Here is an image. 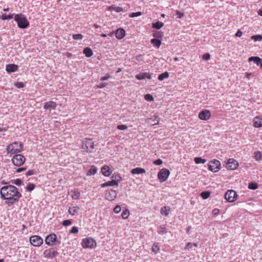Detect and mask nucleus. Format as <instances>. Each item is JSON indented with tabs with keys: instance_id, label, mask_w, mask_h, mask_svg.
<instances>
[{
	"instance_id": "nucleus-1",
	"label": "nucleus",
	"mask_w": 262,
	"mask_h": 262,
	"mask_svg": "<svg viewBox=\"0 0 262 262\" xmlns=\"http://www.w3.org/2000/svg\"><path fill=\"white\" fill-rule=\"evenodd\" d=\"M0 195L2 199L8 201L6 204L9 206L18 202L21 197L18 189L12 185L3 186L0 190Z\"/></svg>"
},
{
	"instance_id": "nucleus-2",
	"label": "nucleus",
	"mask_w": 262,
	"mask_h": 262,
	"mask_svg": "<svg viewBox=\"0 0 262 262\" xmlns=\"http://www.w3.org/2000/svg\"><path fill=\"white\" fill-rule=\"evenodd\" d=\"M24 150V145L21 142L14 141L9 144L6 147L7 154H18Z\"/></svg>"
},
{
	"instance_id": "nucleus-3",
	"label": "nucleus",
	"mask_w": 262,
	"mask_h": 262,
	"mask_svg": "<svg viewBox=\"0 0 262 262\" xmlns=\"http://www.w3.org/2000/svg\"><path fill=\"white\" fill-rule=\"evenodd\" d=\"M13 18L20 29H26L29 27V22L24 14L22 13L15 14Z\"/></svg>"
},
{
	"instance_id": "nucleus-4",
	"label": "nucleus",
	"mask_w": 262,
	"mask_h": 262,
	"mask_svg": "<svg viewBox=\"0 0 262 262\" xmlns=\"http://www.w3.org/2000/svg\"><path fill=\"white\" fill-rule=\"evenodd\" d=\"M112 180L110 181H107L105 182L101 185V188H104L107 186H118L119 185V183L121 181L122 178L120 176V174H114L112 177Z\"/></svg>"
},
{
	"instance_id": "nucleus-5",
	"label": "nucleus",
	"mask_w": 262,
	"mask_h": 262,
	"mask_svg": "<svg viewBox=\"0 0 262 262\" xmlns=\"http://www.w3.org/2000/svg\"><path fill=\"white\" fill-rule=\"evenodd\" d=\"M95 144L93 140L91 139H85L81 145V148L86 152H92L94 149Z\"/></svg>"
},
{
	"instance_id": "nucleus-6",
	"label": "nucleus",
	"mask_w": 262,
	"mask_h": 262,
	"mask_svg": "<svg viewBox=\"0 0 262 262\" xmlns=\"http://www.w3.org/2000/svg\"><path fill=\"white\" fill-rule=\"evenodd\" d=\"M82 247L84 249H93L96 247V241L92 237H86L83 238L81 242Z\"/></svg>"
},
{
	"instance_id": "nucleus-7",
	"label": "nucleus",
	"mask_w": 262,
	"mask_h": 262,
	"mask_svg": "<svg viewBox=\"0 0 262 262\" xmlns=\"http://www.w3.org/2000/svg\"><path fill=\"white\" fill-rule=\"evenodd\" d=\"M12 163L16 166H20L26 161V158L20 154L15 155L11 159Z\"/></svg>"
},
{
	"instance_id": "nucleus-8",
	"label": "nucleus",
	"mask_w": 262,
	"mask_h": 262,
	"mask_svg": "<svg viewBox=\"0 0 262 262\" xmlns=\"http://www.w3.org/2000/svg\"><path fill=\"white\" fill-rule=\"evenodd\" d=\"M170 171L166 168H162L158 174V178L161 183L166 181L170 175Z\"/></svg>"
},
{
	"instance_id": "nucleus-9",
	"label": "nucleus",
	"mask_w": 262,
	"mask_h": 262,
	"mask_svg": "<svg viewBox=\"0 0 262 262\" xmlns=\"http://www.w3.org/2000/svg\"><path fill=\"white\" fill-rule=\"evenodd\" d=\"M226 200L230 203L234 202L237 198V194L233 190H228L225 194Z\"/></svg>"
},
{
	"instance_id": "nucleus-10",
	"label": "nucleus",
	"mask_w": 262,
	"mask_h": 262,
	"mask_svg": "<svg viewBox=\"0 0 262 262\" xmlns=\"http://www.w3.org/2000/svg\"><path fill=\"white\" fill-rule=\"evenodd\" d=\"M43 242V239L40 236L32 235L30 237V243L34 247L40 246Z\"/></svg>"
},
{
	"instance_id": "nucleus-11",
	"label": "nucleus",
	"mask_w": 262,
	"mask_h": 262,
	"mask_svg": "<svg viewBox=\"0 0 262 262\" xmlns=\"http://www.w3.org/2000/svg\"><path fill=\"white\" fill-rule=\"evenodd\" d=\"M58 254V253L53 248L46 250L43 251V257L47 258L52 259Z\"/></svg>"
},
{
	"instance_id": "nucleus-12",
	"label": "nucleus",
	"mask_w": 262,
	"mask_h": 262,
	"mask_svg": "<svg viewBox=\"0 0 262 262\" xmlns=\"http://www.w3.org/2000/svg\"><path fill=\"white\" fill-rule=\"evenodd\" d=\"M57 236L55 234L51 233L45 238V243L48 246H53L54 243L56 242Z\"/></svg>"
},
{
	"instance_id": "nucleus-13",
	"label": "nucleus",
	"mask_w": 262,
	"mask_h": 262,
	"mask_svg": "<svg viewBox=\"0 0 262 262\" xmlns=\"http://www.w3.org/2000/svg\"><path fill=\"white\" fill-rule=\"evenodd\" d=\"M211 117V113L207 110H203L199 114V118L202 120H208Z\"/></svg>"
},
{
	"instance_id": "nucleus-14",
	"label": "nucleus",
	"mask_w": 262,
	"mask_h": 262,
	"mask_svg": "<svg viewBox=\"0 0 262 262\" xmlns=\"http://www.w3.org/2000/svg\"><path fill=\"white\" fill-rule=\"evenodd\" d=\"M238 163L237 161L233 159H230L228 160V163H227V167L230 170L236 169L238 167Z\"/></svg>"
},
{
	"instance_id": "nucleus-15",
	"label": "nucleus",
	"mask_w": 262,
	"mask_h": 262,
	"mask_svg": "<svg viewBox=\"0 0 262 262\" xmlns=\"http://www.w3.org/2000/svg\"><path fill=\"white\" fill-rule=\"evenodd\" d=\"M117 192L115 190L111 189L105 194L106 199L108 201H113L116 198Z\"/></svg>"
},
{
	"instance_id": "nucleus-16",
	"label": "nucleus",
	"mask_w": 262,
	"mask_h": 262,
	"mask_svg": "<svg viewBox=\"0 0 262 262\" xmlns=\"http://www.w3.org/2000/svg\"><path fill=\"white\" fill-rule=\"evenodd\" d=\"M57 106L56 102L53 101L46 102L43 105V108L45 110L53 109L55 110Z\"/></svg>"
},
{
	"instance_id": "nucleus-17",
	"label": "nucleus",
	"mask_w": 262,
	"mask_h": 262,
	"mask_svg": "<svg viewBox=\"0 0 262 262\" xmlns=\"http://www.w3.org/2000/svg\"><path fill=\"white\" fill-rule=\"evenodd\" d=\"M101 172L104 176L108 177L111 174L112 171L108 166L104 165L101 168Z\"/></svg>"
},
{
	"instance_id": "nucleus-18",
	"label": "nucleus",
	"mask_w": 262,
	"mask_h": 262,
	"mask_svg": "<svg viewBox=\"0 0 262 262\" xmlns=\"http://www.w3.org/2000/svg\"><path fill=\"white\" fill-rule=\"evenodd\" d=\"M115 35L117 38L121 39L124 37L125 32L123 29L119 28L115 31Z\"/></svg>"
},
{
	"instance_id": "nucleus-19",
	"label": "nucleus",
	"mask_w": 262,
	"mask_h": 262,
	"mask_svg": "<svg viewBox=\"0 0 262 262\" xmlns=\"http://www.w3.org/2000/svg\"><path fill=\"white\" fill-rule=\"evenodd\" d=\"M136 78L138 80H142L144 79H150L151 78L150 74L149 73H142L136 75Z\"/></svg>"
},
{
	"instance_id": "nucleus-20",
	"label": "nucleus",
	"mask_w": 262,
	"mask_h": 262,
	"mask_svg": "<svg viewBox=\"0 0 262 262\" xmlns=\"http://www.w3.org/2000/svg\"><path fill=\"white\" fill-rule=\"evenodd\" d=\"M18 67L17 65L14 64H10L7 65L6 70L8 73H11L16 71Z\"/></svg>"
},
{
	"instance_id": "nucleus-21",
	"label": "nucleus",
	"mask_w": 262,
	"mask_h": 262,
	"mask_svg": "<svg viewBox=\"0 0 262 262\" xmlns=\"http://www.w3.org/2000/svg\"><path fill=\"white\" fill-rule=\"evenodd\" d=\"M254 125L255 127H262V118L256 116L254 119Z\"/></svg>"
},
{
	"instance_id": "nucleus-22",
	"label": "nucleus",
	"mask_w": 262,
	"mask_h": 262,
	"mask_svg": "<svg viewBox=\"0 0 262 262\" xmlns=\"http://www.w3.org/2000/svg\"><path fill=\"white\" fill-rule=\"evenodd\" d=\"M130 172L132 174H142L145 172V170L143 168L137 167L133 169Z\"/></svg>"
},
{
	"instance_id": "nucleus-23",
	"label": "nucleus",
	"mask_w": 262,
	"mask_h": 262,
	"mask_svg": "<svg viewBox=\"0 0 262 262\" xmlns=\"http://www.w3.org/2000/svg\"><path fill=\"white\" fill-rule=\"evenodd\" d=\"M113 10L116 12H120L123 11V8L119 6H116L115 5H112L107 7V11H111Z\"/></svg>"
},
{
	"instance_id": "nucleus-24",
	"label": "nucleus",
	"mask_w": 262,
	"mask_h": 262,
	"mask_svg": "<svg viewBox=\"0 0 262 262\" xmlns=\"http://www.w3.org/2000/svg\"><path fill=\"white\" fill-rule=\"evenodd\" d=\"M146 121L148 123H150L152 125L159 124L160 119L157 116H155V119H152L151 118H147Z\"/></svg>"
},
{
	"instance_id": "nucleus-25",
	"label": "nucleus",
	"mask_w": 262,
	"mask_h": 262,
	"mask_svg": "<svg viewBox=\"0 0 262 262\" xmlns=\"http://www.w3.org/2000/svg\"><path fill=\"white\" fill-rule=\"evenodd\" d=\"M97 170L98 169L95 166L92 165L90 167V169L88 171L86 176H90L92 175H94L97 173Z\"/></svg>"
},
{
	"instance_id": "nucleus-26",
	"label": "nucleus",
	"mask_w": 262,
	"mask_h": 262,
	"mask_svg": "<svg viewBox=\"0 0 262 262\" xmlns=\"http://www.w3.org/2000/svg\"><path fill=\"white\" fill-rule=\"evenodd\" d=\"M79 209L80 208L78 206L70 207L68 209V212L71 215H74Z\"/></svg>"
},
{
	"instance_id": "nucleus-27",
	"label": "nucleus",
	"mask_w": 262,
	"mask_h": 262,
	"mask_svg": "<svg viewBox=\"0 0 262 262\" xmlns=\"http://www.w3.org/2000/svg\"><path fill=\"white\" fill-rule=\"evenodd\" d=\"M170 208L169 206H164L162 207L160 210V213L165 216H167L170 212Z\"/></svg>"
},
{
	"instance_id": "nucleus-28",
	"label": "nucleus",
	"mask_w": 262,
	"mask_h": 262,
	"mask_svg": "<svg viewBox=\"0 0 262 262\" xmlns=\"http://www.w3.org/2000/svg\"><path fill=\"white\" fill-rule=\"evenodd\" d=\"M153 46L157 48H159L161 45V40L158 38H152L150 41Z\"/></svg>"
},
{
	"instance_id": "nucleus-29",
	"label": "nucleus",
	"mask_w": 262,
	"mask_h": 262,
	"mask_svg": "<svg viewBox=\"0 0 262 262\" xmlns=\"http://www.w3.org/2000/svg\"><path fill=\"white\" fill-rule=\"evenodd\" d=\"M83 54L85 55L86 57H91L93 53V51L92 50H91V48H88V47H86L85 48H84L83 49Z\"/></svg>"
},
{
	"instance_id": "nucleus-30",
	"label": "nucleus",
	"mask_w": 262,
	"mask_h": 262,
	"mask_svg": "<svg viewBox=\"0 0 262 262\" xmlns=\"http://www.w3.org/2000/svg\"><path fill=\"white\" fill-rule=\"evenodd\" d=\"M169 74L167 72H165L160 74L158 76V79L160 81L163 80L164 79H167L169 77Z\"/></svg>"
},
{
	"instance_id": "nucleus-31",
	"label": "nucleus",
	"mask_w": 262,
	"mask_h": 262,
	"mask_svg": "<svg viewBox=\"0 0 262 262\" xmlns=\"http://www.w3.org/2000/svg\"><path fill=\"white\" fill-rule=\"evenodd\" d=\"M220 161L214 159V172H216L220 169Z\"/></svg>"
},
{
	"instance_id": "nucleus-32",
	"label": "nucleus",
	"mask_w": 262,
	"mask_h": 262,
	"mask_svg": "<svg viewBox=\"0 0 262 262\" xmlns=\"http://www.w3.org/2000/svg\"><path fill=\"white\" fill-rule=\"evenodd\" d=\"M14 15L15 14H10L9 15L2 14V15L0 16V19H2V20L12 19L14 17L13 15L14 16Z\"/></svg>"
},
{
	"instance_id": "nucleus-33",
	"label": "nucleus",
	"mask_w": 262,
	"mask_h": 262,
	"mask_svg": "<svg viewBox=\"0 0 262 262\" xmlns=\"http://www.w3.org/2000/svg\"><path fill=\"white\" fill-rule=\"evenodd\" d=\"M151 250L152 252L155 254L157 253L160 251V247L158 243H155L153 244Z\"/></svg>"
},
{
	"instance_id": "nucleus-34",
	"label": "nucleus",
	"mask_w": 262,
	"mask_h": 262,
	"mask_svg": "<svg viewBox=\"0 0 262 262\" xmlns=\"http://www.w3.org/2000/svg\"><path fill=\"white\" fill-rule=\"evenodd\" d=\"M152 35L154 37L159 39L163 36V33L161 31H154Z\"/></svg>"
},
{
	"instance_id": "nucleus-35",
	"label": "nucleus",
	"mask_w": 262,
	"mask_h": 262,
	"mask_svg": "<svg viewBox=\"0 0 262 262\" xmlns=\"http://www.w3.org/2000/svg\"><path fill=\"white\" fill-rule=\"evenodd\" d=\"M164 24L163 23L160 21L156 22L152 24V27L153 28L156 29H160L162 27H163Z\"/></svg>"
},
{
	"instance_id": "nucleus-36",
	"label": "nucleus",
	"mask_w": 262,
	"mask_h": 262,
	"mask_svg": "<svg viewBox=\"0 0 262 262\" xmlns=\"http://www.w3.org/2000/svg\"><path fill=\"white\" fill-rule=\"evenodd\" d=\"M129 211L127 209H125L123 211L121 214V216L123 219H127L129 215Z\"/></svg>"
},
{
	"instance_id": "nucleus-37",
	"label": "nucleus",
	"mask_w": 262,
	"mask_h": 262,
	"mask_svg": "<svg viewBox=\"0 0 262 262\" xmlns=\"http://www.w3.org/2000/svg\"><path fill=\"white\" fill-rule=\"evenodd\" d=\"M80 196V192L78 191H72V198L74 200H78Z\"/></svg>"
},
{
	"instance_id": "nucleus-38",
	"label": "nucleus",
	"mask_w": 262,
	"mask_h": 262,
	"mask_svg": "<svg viewBox=\"0 0 262 262\" xmlns=\"http://www.w3.org/2000/svg\"><path fill=\"white\" fill-rule=\"evenodd\" d=\"M194 161L196 164H204L206 162V160L202 159L200 157H195Z\"/></svg>"
},
{
	"instance_id": "nucleus-39",
	"label": "nucleus",
	"mask_w": 262,
	"mask_h": 262,
	"mask_svg": "<svg viewBox=\"0 0 262 262\" xmlns=\"http://www.w3.org/2000/svg\"><path fill=\"white\" fill-rule=\"evenodd\" d=\"M248 188L251 190H255L258 188V185L254 182H251L249 184Z\"/></svg>"
},
{
	"instance_id": "nucleus-40",
	"label": "nucleus",
	"mask_w": 262,
	"mask_h": 262,
	"mask_svg": "<svg viewBox=\"0 0 262 262\" xmlns=\"http://www.w3.org/2000/svg\"><path fill=\"white\" fill-rule=\"evenodd\" d=\"M251 39L254 40L255 41H261V40H262V35H252L251 37Z\"/></svg>"
},
{
	"instance_id": "nucleus-41",
	"label": "nucleus",
	"mask_w": 262,
	"mask_h": 262,
	"mask_svg": "<svg viewBox=\"0 0 262 262\" xmlns=\"http://www.w3.org/2000/svg\"><path fill=\"white\" fill-rule=\"evenodd\" d=\"M211 194L209 191H203L201 193V196L203 199H207L208 198Z\"/></svg>"
},
{
	"instance_id": "nucleus-42",
	"label": "nucleus",
	"mask_w": 262,
	"mask_h": 262,
	"mask_svg": "<svg viewBox=\"0 0 262 262\" xmlns=\"http://www.w3.org/2000/svg\"><path fill=\"white\" fill-rule=\"evenodd\" d=\"M145 99L147 101H153L154 98L153 96L150 94H147L144 96Z\"/></svg>"
},
{
	"instance_id": "nucleus-43",
	"label": "nucleus",
	"mask_w": 262,
	"mask_h": 262,
	"mask_svg": "<svg viewBox=\"0 0 262 262\" xmlns=\"http://www.w3.org/2000/svg\"><path fill=\"white\" fill-rule=\"evenodd\" d=\"M72 37L75 40H81L83 38V35L81 34H75L72 35Z\"/></svg>"
},
{
	"instance_id": "nucleus-44",
	"label": "nucleus",
	"mask_w": 262,
	"mask_h": 262,
	"mask_svg": "<svg viewBox=\"0 0 262 262\" xmlns=\"http://www.w3.org/2000/svg\"><path fill=\"white\" fill-rule=\"evenodd\" d=\"M142 14V13L141 12H133L129 14V16L130 17H135L141 16Z\"/></svg>"
},
{
	"instance_id": "nucleus-45",
	"label": "nucleus",
	"mask_w": 262,
	"mask_h": 262,
	"mask_svg": "<svg viewBox=\"0 0 262 262\" xmlns=\"http://www.w3.org/2000/svg\"><path fill=\"white\" fill-rule=\"evenodd\" d=\"M254 157L256 160H259L261 159V154L259 151H256L254 153Z\"/></svg>"
},
{
	"instance_id": "nucleus-46",
	"label": "nucleus",
	"mask_w": 262,
	"mask_h": 262,
	"mask_svg": "<svg viewBox=\"0 0 262 262\" xmlns=\"http://www.w3.org/2000/svg\"><path fill=\"white\" fill-rule=\"evenodd\" d=\"M12 182L13 184H15L17 186H20L22 183L21 180L18 179L12 180Z\"/></svg>"
},
{
	"instance_id": "nucleus-47",
	"label": "nucleus",
	"mask_w": 262,
	"mask_h": 262,
	"mask_svg": "<svg viewBox=\"0 0 262 262\" xmlns=\"http://www.w3.org/2000/svg\"><path fill=\"white\" fill-rule=\"evenodd\" d=\"M35 188V185L34 184L32 183H29L27 186V189L29 191H31L33 190Z\"/></svg>"
},
{
	"instance_id": "nucleus-48",
	"label": "nucleus",
	"mask_w": 262,
	"mask_h": 262,
	"mask_svg": "<svg viewBox=\"0 0 262 262\" xmlns=\"http://www.w3.org/2000/svg\"><path fill=\"white\" fill-rule=\"evenodd\" d=\"M121 210V207L119 205H116L114 209V212L115 213H119Z\"/></svg>"
},
{
	"instance_id": "nucleus-49",
	"label": "nucleus",
	"mask_w": 262,
	"mask_h": 262,
	"mask_svg": "<svg viewBox=\"0 0 262 262\" xmlns=\"http://www.w3.org/2000/svg\"><path fill=\"white\" fill-rule=\"evenodd\" d=\"M117 128L119 130H125L127 128V126L124 124L118 125Z\"/></svg>"
},
{
	"instance_id": "nucleus-50",
	"label": "nucleus",
	"mask_w": 262,
	"mask_h": 262,
	"mask_svg": "<svg viewBox=\"0 0 262 262\" xmlns=\"http://www.w3.org/2000/svg\"><path fill=\"white\" fill-rule=\"evenodd\" d=\"M71 221L69 220H66L62 222V225L64 226H69L71 224Z\"/></svg>"
},
{
	"instance_id": "nucleus-51",
	"label": "nucleus",
	"mask_w": 262,
	"mask_h": 262,
	"mask_svg": "<svg viewBox=\"0 0 262 262\" xmlns=\"http://www.w3.org/2000/svg\"><path fill=\"white\" fill-rule=\"evenodd\" d=\"M14 84H15V86L17 88H24L25 86L24 83L22 82H18L15 83Z\"/></svg>"
},
{
	"instance_id": "nucleus-52",
	"label": "nucleus",
	"mask_w": 262,
	"mask_h": 262,
	"mask_svg": "<svg viewBox=\"0 0 262 262\" xmlns=\"http://www.w3.org/2000/svg\"><path fill=\"white\" fill-rule=\"evenodd\" d=\"M162 163H163V161L160 159H158L156 160H155L153 162V164L155 165H160L162 164Z\"/></svg>"
},
{
	"instance_id": "nucleus-53",
	"label": "nucleus",
	"mask_w": 262,
	"mask_h": 262,
	"mask_svg": "<svg viewBox=\"0 0 262 262\" xmlns=\"http://www.w3.org/2000/svg\"><path fill=\"white\" fill-rule=\"evenodd\" d=\"M78 232V229L75 226L73 227L70 230V233H77Z\"/></svg>"
},
{
	"instance_id": "nucleus-54",
	"label": "nucleus",
	"mask_w": 262,
	"mask_h": 262,
	"mask_svg": "<svg viewBox=\"0 0 262 262\" xmlns=\"http://www.w3.org/2000/svg\"><path fill=\"white\" fill-rule=\"evenodd\" d=\"M176 15L178 18H181L184 16V13L180 11H176Z\"/></svg>"
},
{
	"instance_id": "nucleus-55",
	"label": "nucleus",
	"mask_w": 262,
	"mask_h": 262,
	"mask_svg": "<svg viewBox=\"0 0 262 262\" xmlns=\"http://www.w3.org/2000/svg\"><path fill=\"white\" fill-rule=\"evenodd\" d=\"M143 59V56L141 54H139L136 56V59L138 61H142Z\"/></svg>"
},
{
	"instance_id": "nucleus-56",
	"label": "nucleus",
	"mask_w": 262,
	"mask_h": 262,
	"mask_svg": "<svg viewBox=\"0 0 262 262\" xmlns=\"http://www.w3.org/2000/svg\"><path fill=\"white\" fill-rule=\"evenodd\" d=\"M203 59L205 60H208L210 58V55L209 54H205L203 56Z\"/></svg>"
},
{
	"instance_id": "nucleus-57",
	"label": "nucleus",
	"mask_w": 262,
	"mask_h": 262,
	"mask_svg": "<svg viewBox=\"0 0 262 262\" xmlns=\"http://www.w3.org/2000/svg\"><path fill=\"white\" fill-rule=\"evenodd\" d=\"M35 174L34 170H29L26 173V176H30Z\"/></svg>"
},
{
	"instance_id": "nucleus-58",
	"label": "nucleus",
	"mask_w": 262,
	"mask_h": 262,
	"mask_svg": "<svg viewBox=\"0 0 262 262\" xmlns=\"http://www.w3.org/2000/svg\"><path fill=\"white\" fill-rule=\"evenodd\" d=\"M27 169V168L26 167H20V168H18L17 169H16V172H21L22 171H26Z\"/></svg>"
},
{
	"instance_id": "nucleus-59",
	"label": "nucleus",
	"mask_w": 262,
	"mask_h": 262,
	"mask_svg": "<svg viewBox=\"0 0 262 262\" xmlns=\"http://www.w3.org/2000/svg\"><path fill=\"white\" fill-rule=\"evenodd\" d=\"M110 78V75L108 74H107L105 76L102 77L101 78L100 80L101 81L106 80L108 79H109Z\"/></svg>"
},
{
	"instance_id": "nucleus-60",
	"label": "nucleus",
	"mask_w": 262,
	"mask_h": 262,
	"mask_svg": "<svg viewBox=\"0 0 262 262\" xmlns=\"http://www.w3.org/2000/svg\"><path fill=\"white\" fill-rule=\"evenodd\" d=\"M192 247V244H191V243L189 242L187 244V245H186L185 247L184 248L185 249H189L190 248H191Z\"/></svg>"
},
{
	"instance_id": "nucleus-61",
	"label": "nucleus",
	"mask_w": 262,
	"mask_h": 262,
	"mask_svg": "<svg viewBox=\"0 0 262 262\" xmlns=\"http://www.w3.org/2000/svg\"><path fill=\"white\" fill-rule=\"evenodd\" d=\"M242 35V32L240 30H238L235 33L236 37H241Z\"/></svg>"
},
{
	"instance_id": "nucleus-62",
	"label": "nucleus",
	"mask_w": 262,
	"mask_h": 262,
	"mask_svg": "<svg viewBox=\"0 0 262 262\" xmlns=\"http://www.w3.org/2000/svg\"><path fill=\"white\" fill-rule=\"evenodd\" d=\"M106 86V83H100V84L98 85L97 86V87L98 88L101 89V88H103L105 87Z\"/></svg>"
},
{
	"instance_id": "nucleus-63",
	"label": "nucleus",
	"mask_w": 262,
	"mask_h": 262,
	"mask_svg": "<svg viewBox=\"0 0 262 262\" xmlns=\"http://www.w3.org/2000/svg\"><path fill=\"white\" fill-rule=\"evenodd\" d=\"M212 164H213V161H210L209 164V169L210 171H213V166L211 165Z\"/></svg>"
},
{
	"instance_id": "nucleus-64",
	"label": "nucleus",
	"mask_w": 262,
	"mask_h": 262,
	"mask_svg": "<svg viewBox=\"0 0 262 262\" xmlns=\"http://www.w3.org/2000/svg\"><path fill=\"white\" fill-rule=\"evenodd\" d=\"M259 61H260V58L257 56H255V58L253 60L254 62L257 64V63H258Z\"/></svg>"
}]
</instances>
